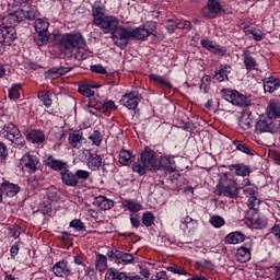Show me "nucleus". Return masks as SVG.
<instances>
[{"label": "nucleus", "mask_w": 280, "mask_h": 280, "mask_svg": "<svg viewBox=\"0 0 280 280\" xmlns=\"http://www.w3.org/2000/svg\"><path fill=\"white\" fill-rule=\"evenodd\" d=\"M149 27L150 30L145 28V26H138L133 28L130 26H118L116 32L112 35V40H114V44L116 47H119V49H126L130 40L143 42L147 40L149 36H152L156 30V22L149 23Z\"/></svg>", "instance_id": "1"}, {"label": "nucleus", "mask_w": 280, "mask_h": 280, "mask_svg": "<svg viewBox=\"0 0 280 280\" xmlns=\"http://www.w3.org/2000/svg\"><path fill=\"white\" fill-rule=\"evenodd\" d=\"M159 166V154L150 147H144L140 156L133 162L131 168L138 176H145L148 172H156Z\"/></svg>", "instance_id": "2"}, {"label": "nucleus", "mask_w": 280, "mask_h": 280, "mask_svg": "<svg viewBox=\"0 0 280 280\" xmlns=\"http://www.w3.org/2000/svg\"><path fill=\"white\" fill-rule=\"evenodd\" d=\"M52 45L59 49V51H72L78 47H86V39L80 32L70 33H54Z\"/></svg>", "instance_id": "3"}, {"label": "nucleus", "mask_w": 280, "mask_h": 280, "mask_svg": "<svg viewBox=\"0 0 280 280\" xmlns=\"http://www.w3.org/2000/svg\"><path fill=\"white\" fill-rule=\"evenodd\" d=\"M221 96L225 102H229L233 106H238V108H248L249 106H253V102L248 96L231 88L222 89Z\"/></svg>", "instance_id": "4"}, {"label": "nucleus", "mask_w": 280, "mask_h": 280, "mask_svg": "<svg viewBox=\"0 0 280 280\" xmlns=\"http://www.w3.org/2000/svg\"><path fill=\"white\" fill-rule=\"evenodd\" d=\"M84 106L91 115H95L96 117H101L103 113L106 115V113H110V110H117V105H115L114 101L104 102L100 96L91 98Z\"/></svg>", "instance_id": "5"}, {"label": "nucleus", "mask_w": 280, "mask_h": 280, "mask_svg": "<svg viewBox=\"0 0 280 280\" xmlns=\"http://www.w3.org/2000/svg\"><path fill=\"white\" fill-rule=\"evenodd\" d=\"M242 185L241 189H243L244 196L248 198L247 203L252 207L261 205V199H259V188L255 184H252L249 178H245Z\"/></svg>", "instance_id": "6"}, {"label": "nucleus", "mask_w": 280, "mask_h": 280, "mask_svg": "<svg viewBox=\"0 0 280 280\" xmlns=\"http://www.w3.org/2000/svg\"><path fill=\"white\" fill-rule=\"evenodd\" d=\"M22 135L25 137L27 143L37 145V148H43L47 141V136L45 131L38 128H30L22 131Z\"/></svg>", "instance_id": "7"}, {"label": "nucleus", "mask_w": 280, "mask_h": 280, "mask_svg": "<svg viewBox=\"0 0 280 280\" xmlns=\"http://www.w3.org/2000/svg\"><path fill=\"white\" fill-rule=\"evenodd\" d=\"M255 128L258 135H261L262 132H270L271 135L279 132V125L275 121V118H270V116L259 117Z\"/></svg>", "instance_id": "8"}, {"label": "nucleus", "mask_w": 280, "mask_h": 280, "mask_svg": "<svg viewBox=\"0 0 280 280\" xmlns=\"http://www.w3.org/2000/svg\"><path fill=\"white\" fill-rule=\"evenodd\" d=\"M43 164L46 167H49L52 172H59V175L62 174L66 170H69V161L65 159H58L54 154H46Z\"/></svg>", "instance_id": "9"}, {"label": "nucleus", "mask_w": 280, "mask_h": 280, "mask_svg": "<svg viewBox=\"0 0 280 280\" xmlns=\"http://www.w3.org/2000/svg\"><path fill=\"white\" fill-rule=\"evenodd\" d=\"M107 257L109 261H114L115 264L128 266V264H132L135 261V256L130 253L121 252L117 248H112L107 250Z\"/></svg>", "instance_id": "10"}, {"label": "nucleus", "mask_w": 280, "mask_h": 280, "mask_svg": "<svg viewBox=\"0 0 280 280\" xmlns=\"http://www.w3.org/2000/svg\"><path fill=\"white\" fill-rule=\"evenodd\" d=\"M141 100H143V97L139 91H130L121 96L119 104L128 108V110H137Z\"/></svg>", "instance_id": "11"}, {"label": "nucleus", "mask_w": 280, "mask_h": 280, "mask_svg": "<svg viewBox=\"0 0 280 280\" xmlns=\"http://www.w3.org/2000/svg\"><path fill=\"white\" fill-rule=\"evenodd\" d=\"M241 190L242 187H237V183L235 180H230L228 184H220L218 186L219 196L232 198V200H237L240 198Z\"/></svg>", "instance_id": "12"}, {"label": "nucleus", "mask_w": 280, "mask_h": 280, "mask_svg": "<svg viewBox=\"0 0 280 280\" xmlns=\"http://www.w3.org/2000/svg\"><path fill=\"white\" fill-rule=\"evenodd\" d=\"M172 154L160 155L158 160L156 172H165L166 174H174L177 171L176 160Z\"/></svg>", "instance_id": "13"}, {"label": "nucleus", "mask_w": 280, "mask_h": 280, "mask_svg": "<svg viewBox=\"0 0 280 280\" xmlns=\"http://www.w3.org/2000/svg\"><path fill=\"white\" fill-rule=\"evenodd\" d=\"M222 3L220 0H208L207 5L201 9V16L203 19H218V14L222 12Z\"/></svg>", "instance_id": "14"}, {"label": "nucleus", "mask_w": 280, "mask_h": 280, "mask_svg": "<svg viewBox=\"0 0 280 280\" xmlns=\"http://www.w3.org/2000/svg\"><path fill=\"white\" fill-rule=\"evenodd\" d=\"M97 24L96 27H101V30L104 32V34H114L116 32L117 27H119V20L117 18L110 15L105 16L103 20H96Z\"/></svg>", "instance_id": "15"}, {"label": "nucleus", "mask_w": 280, "mask_h": 280, "mask_svg": "<svg viewBox=\"0 0 280 280\" xmlns=\"http://www.w3.org/2000/svg\"><path fill=\"white\" fill-rule=\"evenodd\" d=\"M20 165L24 170H27L31 174H34L38 171V165H40V159L34 154L26 153L20 160Z\"/></svg>", "instance_id": "16"}, {"label": "nucleus", "mask_w": 280, "mask_h": 280, "mask_svg": "<svg viewBox=\"0 0 280 280\" xmlns=\"http://www.w3.org/2000/svg\"><path fill=\"white\" fill-rule=\"evenodd\" d=\"M107 280H143V278L128 271H119V269L109 268L107 269Z\"/></svg>", "instance_id": "17"}, {"label": "nucleus", "mask_w": 280, "mask_h": 280, "mask_svg": "<svg viewBox=\"0 0 280 280\" xmlns=\"http://www.w3.org/2000/svg\"><path fill=\"white\" fill-rule=\"evenodd\" d=\"M250 250H253V240L247 238L246 242L236 249V259L241 264L250 261Z\"/></svg>", "instance_id": "18"}, {"label": "nucleus", "mask_w": 280, "mask_h": 280, "mask_svg": "<svg viewBox=\"0 0 280 280\" xmlns=\"http://www.w3.org/2000/svg\"><path fill=\"white\" fill-rule=\"evenodd\" d=\"M23 19L19 18V15L14 13H10L3 18H0V27H3L7 32H10L12 30L13 32H16V25L21 23Z\"/></svg>", "instance_id": "19"}, {"label": "nucleus", "mask_w": 280, "mask_h": 280, "mask_svg": "<svg viewBox=\"0 0 280 280\" xmlns=\"http://www.w3.org/2000/svg\"><path fill=\"white\" fill-rule=\"evenodd\" d=\"M68 143L73 150H80L84 143H86V138H84V132L82 130H74L69 133Z\"/></svg>", "instance_id": "20"}, {"label": "nucleus", "mask_w": 280, "mask_h": 280, "mask_svg": "<svg viewBox=\"0 0 280 280\" xmlns=\"http://www.w3.org/2000/svg\"><path fill=\"white\" fill-rule=\"evenodd\" d=\"M233 71V68L229 63H220L215 69L212 80L215 82H229V74Z\"/></svg>", "instance_id": "21"}, {"label": "nucleus", "mask_w": 280, "mask_h": 280, "mask_svg": "<svg viewBox=\"0 0 280 280\" xmlns=\"http://www.w3.org/2000/svg\"><path fill=\"white\" fill-rule=\"evenodd\" d=\"M200 45L203 49H207V51L214 56H226V46L215 45L211 39H201Z\"/></svg>", "instance_id": "22"}, {"label": "nucleus", "mask_w": 280, "mask_h": 280, "mask_svg": "<svg viewBox=\"0 0 280 280\" xmlns=\"http://www.w3.org/2000/svg\"><path fill=\"white\" fill-rule=\"evenodd\" d=\"M262 86H264V91L265 93H276V91L280 90V78L279 77H275L272 74H270L269 77H265L262 79Z\"/></svg>", "instance_id": "23"}, {"label": "nucleus", "mask_w": 280, "mask_h": 280, "mask_svg": "<svg viewBox=\"0 0 280 280\" xmlns=\"http://www.w3.org/2000/svg\"><path fill=\"white\" fill-rule=\"evenodd\" d=\"M104 159L97 153H89L86 156V166L91 172H100L102 170V164Z\"/></svg>", "instance_id": "24"}, {"label": "nucleus", "mask_w": 280, "mask_h": 280, "mask_svg": "<svg viewBox=\"0 0 280 280\" xmlns=\"http://www.w3.org/2000/svg\"><path fill=\"white\" fill-rule=\"evenodd\" d=\"M21 132V129H19L16 127V125H14V122H7L5 125H3L1 127L0 130V137L2 139H7L8 141L14 139V137Z\"/></svg>", "instance_id": "25"}, {"label": "nucleus", "mask_w": 280, "mask_h": 280, "mask_svg": "<svg viewBox=\"0 0 280 280\" xmlns=\"http://www.w3.org/2000/svg\"><path fill=\"white\" fill-rule=\"evenodd\" d=\"M52 272L55 277H60L62 279L65 277H71V267L69 266V262L60 260L54 265Z\"/></svg>", "instance_id": "26"}, {"label": "nucleus", "mask_w": 280, "mask_h": 280, "mask_svg": "<svg viewBox=\"0 0 280 280\" xmlns=\"http://www.w3.org/2000/svg\"><path fill=\"white\" fill-rule=\"evenodd\" d=\"M1 186L7 198H14V196H19V194L21 192V186L8 179H3Z\"/></svg>", "instance_id": "27"}, {"label": "nucleus", "mask_w": 280, "mask_h": 280, "mask_svg": "<svg viewBox=\"0 0 280 280\" xmlns=\"http://www.w3.org/2000/svg\"><path fill=\"white\" fill-rule=\"evenodd\" d=\"M60 180L66 187H77L80 185V180L77 179L75 173L69 168H66L63 172H61Z\"/></svg>", "instance_id": "28"}, {"label": "nucleus", "mask_w": 280, "mask_h": 280, "mask_svg": "<svg viewBox=\"0 0 280 280\" xmlns=\"http://www.w3.org/2000/svg\"><path fill=\"white\" fill-rule=\"evenodd\" d=\"M228 170H230L232 174H235V176H242L243 178H246V176H250V174L253 173L250 166L244 163L230 164L228 166Z\"/></svg>", "instance_id": "29"}, {"label": "nucleus", "mask_w": 280, "mask_h": 280, "mask_svg": "<svg viewBox=\"0 0 280 280\" xmlns=\"http://www.w3.org/2000/svg\"><path fill=\"white\" fill-rule=\"evenodd\" d=\"M16 38V31L9 28L7 31L3 26H0V45H12Z\"/></svg>", "instance_id": "30"}, {"label": "nucleus", "mask_w": 280, "mask_h": 280, "mask_svg": "<svg viewBox=\"0 0 280 280\" xmlns=\"http://www.w3.org/2000/svg\"><path fill=\"white\" fill-rule=\"evenodd\" d=\"M93 206L97 207L101 211H108L109 209H113L115 202L104 196H98L95 197Z\"/></svg>", "instance_id": "31"}, {"label": "nucleus", "mask_w": 280, "mask_h": 280, "mask_svg": "<svg viewBox=\"0 0 280 280\" xmlns=\"http://www.w3.org/2000/svg\"><path fill=\"white\" fill-rule=\"evenodd\" d=\"M267 117L279 119L280 117V100H271L267 106Z\"/></svg>", "instance_id": "32"}, {"label": "nucleus", "mask_w": 280, "mask_h": 280, "mask_svg": "<svg viewBox=\"0 0 280 280\" xmlns=\"http://www.w3.org/2000/svg\"><path fill=\"white\" fill-rule=\"evenodd\" d=\"M224 242L225 244H233V245L242 244V242H246V234L240 231L231 232L224 237Z\"/></svg>", "instance_id": "33"}, {"label": "nucleus", "mask_w": 280, "mask_h": 280, "mask_svg": "<svg viewBox=\"0 0 280 280\" xmlns=\"http://www.w3.org/2000/svg\"><path fill=\"white\" fill-rule=\"evenodd\" d=\"M243 65L246 71H255L257 69V59L250 55V51L243 50Z\"/></svg>", "instance_id": "34"}, {"label": "nucleus", "mask_w": 280, "mask_h": 280, "mask_svg": "<svg viewBox=\"0 0 280 280\" xmlns=\"http://www.w3.org/2000/svg\"><path fill=\"white\" fill-rule=\"evenodd\" d=\"M51 38V33L49 32H35L33 35L34 43L37 47H45V45L49 44V39Z\"/></svg>", "instance_id": "35"}, {"label": "nucleus", "mask_w": 280, "mask_h": 280, "mask_svg": "<svg viewBox=\"0 0 280 280\" xmlns=\"http://www.w3.org/2000/svg\"><path fill=\"white\" fill-rule=\"evenodd\" d=\"M261 203H254V206H250V203H247V207H248V211L246 212V215H245V219H246V222L247 224H253V222L259 218V207H260Z\"/></svg>", "instance_id": "36"}, {"label": "nucleus", "mask_w": 280, "mask_h": 280, "mask_svg": "<svg viewBox=\"0 0 280 280\" xmlns=\"http://www.w3.org/2000/svg\"><path fill=\"white\" fill-rule=\"evenodd\" d=\"M124 209L130 211V213H139V211H143V205L139 203V201L135 199H126L122 202Z\"/></svg>", "instance_id": "37"}, {"label": "nucleus", "mask_w": 280, "mask_h": 280, "mask_svg": "<svg viewBox=\"0 0 280 280\" xmlns=\"http://www.w3.org/2000/svg\"><path fill=\"white\" fill-rule=\"evenodd\" d=\"M233 145L235 150L242 152L243 154H247V156H255V150L250 148L248 144L244 143L242 140H233Z\"/></svg>", "instance_id": "38"}, {"label": "nucleus", "mask_w": 280, "mask_h": 280, "mask_svg": "<svg viewBox=\"0 0 280 280\" xmlns=\"http://www.w3.org/2000/svg\"><path fill=\"white\" fill-rule=\"evenodd\" d=\"M13 148H16L18 150H23L24 148H27V142L25 141V138H23V135L21 131H19L11 140Z\"/></svg>", "instance_id": "39"}, {"label": "nucleus", "mask_w": 280, "mask_h": 280, "mask_svg": "<svg viewBox=\"0 0 280 280\" xmlns=\"http://www.w3.org/2000/svg\"><path fill=\"white\" fill-rule=\"evenodd\" d=\"M95 268L98 272H104L108 268V258L103 254H96Z\"/></svg>", "instance_id": "40"}, {"label": "nucleus", "mask_w": 280, "mask_h": 280, "mask_svg": "<svg viewBox=\"0 0 280 280\" xmlns=\"http://www.w3.org/2000/svg\"><path fill=\"white\" fill-rule=\"evenodd\" d=\"M149 80L151 82H154V84H161V86H166V89H172V82H170V80H167L163 75L151 73L149 74Z\"/></svg>", "instance_id": "41"}, {"label": "nucleus", "mask_w": 280, "mask_h": 280, "mask_svg": "<svg viewBox=\"0 0 280 280\" xmlns=\"http://www.w3.org/2000/svg\"><path fill=\"white\" fill-rule=\"evenodd\" d=\"M119 163L121 165H130L131 163H135V155H132L130 151L122 149L119 152Z\"/></svg>", "instance_id": "42"}, {"label": "nucleus", "mask_w": 280, "mask_h": 280, "mask_svg": "<svg viewBox=\"0 0 280 280\" xmlns=\"http://www.w3.org/2000/svg\"><path fill=\"white\" fill-rule=\"evenodd\" d=\"M37 97L40 102H43L45 108H51V104H54V101L51 100V96L49 95V91L38 92Z\"/></svg>", "instance_id": "43"}, {"label": "nucleus", "mask_w": 280, "mask_h": 280, "mask_svg": "<svg viewBox=\"0 0 280 280\" xmlns=\"http://www.w3.org/2000/svg\"><path fill=\"white\" fill-rule=\"evenodd\" d=\"M21 89L22 84L21 83H14L11 89H9V94L8 97L9 100L16 101L21 97Z\"/></svg>", "instance_id": "44"}, {"label": "nucleus", "mask_w": 280, "mask_h": 280, "mask_svg": "<svg viewBox=\"0 0 280 280\" xmlns=\"http://www.w3.org/2000/svg\"><path fill=\"white\" fill-rule=\"evenodd\" d=\"M91 89H97V85L83 84L79 86V93L84 97H93L95 92Z\"/></svg>", "instance_id": "45"}, {"label": "nucleus", "mask_w": 280, "mask_h": 280, "mask_svg": "<svg viewBox=\"0 0 280 280\" xmlns=\"http://www.w3.org/2000/svg\"><path fill=\"white\" fill-rule=\"evenodd\" d=\"M39 14L40 13L38 12V8L36 5H31L28 10L24 11V18L27 21H36Z\"/></svg>", "instance_id": "46"}, {"label": "nucleus", "mask_w": 280, "mask_h": 280, "mask_svg": "<svg viewBox=\"0 0 280 280\" xmlns=\"http://www.w3.org/2000/svg\"><path fill=\"white\" fill-rule=\"evenodd\" d=\"M195 266L197 270H200V268H206L207 270H210V271L215 270V264H213V261H211L210 259L197 260L195 262Z\"/></svg>", "instance_id": "47"}, {"label": "nucleus", "mask_w": 280, "mask_h": 280, "mask_svg": "<svg viewBox=\"0 0 280 280\" xmlns=\"http://www.w3.org/2000/svg\"><path fill=\"white\" fill-rule=\"evenodd\" d=\"M70 229H74V231H77L78 233H84L86 232V225L84 224V222H82V220L80 219H73L70 223H69Z\"/></svg>", "instance_id": "48"}, {"label": "nucleus", "mask_w": 280, "mask_h": 280, "mask_svg": "<svg viewBox=\"0 0 280 280\" xmlns=\"http://www.w3.org/2000/svg\"><path fill=\"white\" fill-rule=\"evenodd\" d=\"M35 32H49V22L36 19L34 22Z\"/></svg>", "instance_id": "49"}, {"label": "nucleus", "mask_w": 280, "mask_h": 280, "mask_svg": "<svg viewBox=\"0 0 280 280\" xmlns=\"http://www.w3.org/2000/svg\"><path fill=\"white\" fill-rule=\"evenodd\" d=\"M92 16H93V24L97 25V21H102L104 19V9L102 7H93Z\"/></svg>", "instance_id": "50"}, {"label": "nucleus", "mask_w": 280, "mask_h": 280, "mask_svg": "<svg viewBox=\"0 0 280 280\" xmlns=\"http://www.w3.org/2000/svg\"><path fill=\"white\" fill-rule=\"evenodd\" d=\"M210 224L214 229H222L226 224V221L222 217L214 214L210 218Z\"/></svg>", "instance_id": "51"}, {"label": "nucleus", "mask_w": 280, "mask_h": 280, "mask_svg": "<svg viewBox=\"0 0 280 280\" xmlns=\"http://www.w3.org/2000/svg\"><path fill=\"white\" fill-rule=\"evenodd\" d=\"M154 213L152 211H147L142 214V224L145 225L147 228H150L154 224Z\"/></svg>", "instance_id": "52"}, {"label": "nucleus", "mask_w": 280, "mask_h": 280, "mask_svg": "<svg viewBox=\"0 0 280 280\" xmlns=\"http://www.w3.org/2000/svg\"><path fill=\"white\" fill-rule=\"evenodd\" d=\"M90 141H92L93 145H102L103 137L102 132L100 130H94L90 136H89Z\"/></svg>", "instance_id": "53"}, {"label": "nucleus", "mask_w": 280, "mask_h": 280, "mask_svg": "<svg viewBox=\"0 0 280 280\" xmlns=\"http://www.w3.org/2000/svg\"><path fill=\"white\" fill-rule=\"evenodd\" d=\"M176 27L177 30H186V32H190L192 25L190 21L176 19Z\"/></svg>", "instance_id": "54"}, {"label": "nucleus", "mask_w": 280, "mask_h": 280, "mask_svg": "<svg viewBox=\"0 0 280 280\" xmlns=\"http://www.w3.org/2000/svg\"><path fill=\"white\" fill-rule=\"evenodd\" d=\"M38 211L42 215H49V213H51V203L49 201L40 202Z\"/></svg>", "instance_id": "55"}, {"label": "nucleus", "mask_w": 280, "mask_h": 280, "mask_svg": "<svg viewBox=\"0 0 280 280\" xmlns=\"http://www.w3.org/2000/svg\"><path fill=\"white\" fill-rule=\"evenodd\" d=\"M249 225L253 229H266V226H268V221H266V219H261L259 217H256V220L253 221L252 223H249Z\"/></svg>", "instance_id": "56"}, {"label": "nucleus", "mask_w": 280, "mask_h": 280, "mask_svg": "<svg viewBox=\"0 0 280 280\" xmlns=\"http://www.w3.org/2000/svg\"><path fill=\"white\" fill-rule=\"evenodd\" d=\"M165 27H166V32H168V34H174L176 32V30H178L176 26V18L167 19Z\"/></svg>", "instance_id": "57"}, {"label": "nucleus", "mask_w": 280, "mask_h": 280, "mask_svg": "<svg viewBox=\"0 0 280 280\" xmlns=\"http://www.w3.org/2000/svg\"><path fill=\"white\" fill-rule=\"evenodd\" d=\"M74 58L79 61L86 60V58H89V52H85L84 47H77Z\"/></svg>", "instance_id": "58"}, {"label": "nucleus", "mask_w": 280, "mask_h": 280, "mask_svg": "<svg viewBox=\"0 0 280 280\" xmlns=\"http://www.w3.org/2000/svg\"><path fill=\"white\" fill-rule=\"evenodd\" d=\"M74 174L77 176V180H86V179L91 178V172H89V171L77 170L74 172Z\"/></svg>", "instance_id": "59"}, {"label": "nucleus", "mask_w": 280, "mask_h": 280, "mask_svg": "<svg viewBox=\"0 0 280 280\" xmlns=\"http://www.w3.org/2000/svg\"><path fill=\"white\" fill-rule=\"evenodd\" d=\"M166 270H167L168 272H173V275H184V276L189 275V273L187 272V270H185V269H183V268H180V267H178V266H176V265H174V266H168V267L166 268Z\"/></svg>", "instance_id": "60"}, {"label": "nucleus", "mask_w": 280, "mask_h": 280, "mask_svg": "<svg viewBox=\"0 0 280 280\" xmlns=\"http://www.w3.org/2000/svg\"><path fill=\"white\" fill-rule=\"evenodd\" d=\"M101 170H102L103 174H108L110 172H115V163H106V161H103Z\"/></svg>", "instance_id": "61"}, {"label": "nucleus", "mask_w": 280, "mask_h": 280, "mask_svg": "<svg viewBox=\"0 0 280 280\" xmlns=\"http://www.w3.org/2000/svg\"><path fill=\"white\" fill-rule=\"evenodd\" d=\"M184 224H186V226L189 229H197L198 228V221L196 219H192L191 217L187 215L184 221Z\"/></svg>", "instance_id": "62"}, {"label": "nucleus", "mask_w": 280, "mask_h": 280, "mask_svg": "<svg viewBox=\"0 0 280 280\" xmlns=\"http://www.w3.org/2000/svg\"><path fill=\"white\" fill-rule=\"evenodd\" d=\"M45 78H60V72L58 67L50 68L45 72Z\"/></svg>", "instance_id": "63"}, {"label": "nucleus", "mask_w": 280, "mask_h": 280, "mask_svg": "<svg viewBox=\"0 0 280 280\" xmlns=\"http://www.w3.org/2000/svg\"><path fill=\"white\" fill-rule=\"evenodd\" d=\"M271 235L276 237V240H280V223L273 224V226L270 229Z\"/></svg>", "instance_id": "64"}]
</instances>
